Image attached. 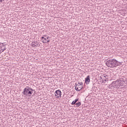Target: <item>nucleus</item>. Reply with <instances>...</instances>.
I'll return each instance as SVG.
<instances>
[{"label": "nucleus", "instance_id": "nucleus-11", "mask_svg": "<svg viewBox=\"0 0 127 127\" xmlns=\"http://www.w3.org/2000/svg\"><path fill=\"white\" fill-rule=\"evenodd\" d=\"M78 101H79V98L75 99L74 101L72 102L71 105H75L77 103V102H78Z\"/></svg>", "mask_w": 127, "mask_h": 127}, {"label": "nucleus", "instance_id": "nucleus-5", "mask_svg": "<svg viewBox=\"0 0 127 127\" xmlns=\"http://www.w3.org/2000/svg\"><path fill=\"white\" fill-rule=\"evenodd\" d=\"M100 80H102L103 82H107L109 81V76L106 74H103L100 77Z\"/></svg>", "mask_w": 127, "mask_h": 127}, {"label": "nucleus", "instance_id": "nucleus-1", "mask_svg": "<svg viewBox=\"0 0 127 127\" xmlns=\"http://www.w3.org/2000/svg\"><path fill=\"white\" fill-rule=\"evenodd\" d=\"M106 65L110 68H116L118 66H121L122 63L118 61L115 59H109L106 61Z\"/></svg>", "mask_w": 127, "mask_h": 127}, {"label": "nucleus", "instance_id": "nucleus-9", "mask_svg": "<svg viewBox=\"0 0 127 127\" xmlns=\"http://www.w3.org/2000/svg\"><path fill=\"white\" fill-rule=\"evenodd\" d=\"M85 83L86 85H89L90 84V76L88 75L85 78Z\"/></svg>", "mask_w": 127, "mask_h": 127}, {"label": "nucleus", "instance_id": "nucleus-16", "mask_svg": "<svg viewBox=\"0 0 127 127\" xmlns=\"http://www.w3.org/2000/svg\"><path fill=\"white\" fill-rule=\"evenodd\" d=\"M2 1H4V0H0V2H2Z\"/></svg>", "mask_w": 127, "mask_h": 127}, {"label": "nucleus", "instance_id": "nucleus-8", "mask_svg": "<svg viewBox=\"0 0 127 127\" xmlns=\"http://www.w3.org/2000/svg\"><path fill=\"white\" fill-rule=\"evenodd\" d=\"M117 80L119 81V83L120 82L126 83L127 78L125 77L124 76H122V77H120L119 79H117Z\"/></svg>", "mask_w": 127, "mask_h": 127}, {"label": "nucleus", "instance_id": "nucleus-4", "mask_svg": "<svg viewBox=\"0 0 127 127\" xmlns=\"http://www.w3.org/2000/svg\"><path fill=\"white\" fill-rule=\"evenodd\" d=\"M41 40L43 43L49 44V42H50V37L46 35H43L41 38Z\"/></svg>", "mask_w": 127, "mask_h": 127}, {"label": "nucleus", "instance_id": "nucleus-15", "mask_svg": "<svg viewBox=\"0 0 127 127\" xmlns=\"http://www.w3.org/2000/svg\"><path fill=\"white\" fill-rule=\"evenodd\" d=\"M78 84L83 86V82H81V83L78 82Z\"/></svg>", "mask_w": 127, "mask_h": 127}, {"label": "nucleus", "instance_id": "nucleus-2", "mask_svg": "<svg viewBox=\"0 0 127 127\" xmlns=\"http://www.w3.org/2000/svg\"><path fill=\"white\" fill-rule=\"evenodd\" d=\"M33 92L35 93V90L32 89V88L29 87V86H26L22 93L23 94L24 96H29V95H32Z\"/></svg>", "mask_w": 127, "mask_h": 127}, {"label": "nucleus", "instance_id": "nucleus-10", "mask_svg": "<svg viewBox=\"0 0 127 127\" xmlns=\"http://www.w3.org/2000/svg\"><path fill=\"white\" fill-rule=\"evenodd\" d=\"M34 44L32 45V47H40V44H37V41L34 42Z\"/></svg>", "mask_w": 127, "mask_h": 127}, {"label": "nucleus", "instance_id": "nucleus-19", "mask_svg": "<svg viewBox=\"0 0 127 127\" xmlns=\"http://www.w3.org/2000/svg\"><path fill=\"white\" fill-rule=\"evenodd\" d=\"M1 45V43H0V47Z\"/></svg>", "mask_w": 127, "mask_h": 127}, {"label": "nucleus", "instance_id": "nucleus-6", "mask_svg": "<svg viewBox=\"0 0 127 127\" xmlns=\"http://www.w3.org/2000/svg\"><path fill=\"white\" fill-rule=\"evenodd\" d=\"M62 95V92H61V90H57L55 92V96L57 97L58 99L59 98H61V95Z\"/></svg>", "mask_w": 127, "mask_h": 127}, {"label": "nucleus", "instance_id": "nucleus-12", "mask_svg": "<svg viewBox=\"0 0 127 127\" xmlns=\"http://www.w3.org/2000/svg\"><path fill=\"white\" fill-rule=\"evenodd\" d=\"M80 106H81V102H78L76 103V104L74 106V107L75 108H78V107H80Z\"/></svg>", "mask_w": 127, "mask_h": 127}, {"label": "nucleus", "instance_id": "nucleus-17", "mask_svg": "<svg viewBox=\"0 0 127 127\" xmlns=\"http://www.w3.org/2000/svg\"><path fill=\"white\" fill-rule=\"evenodd\" d=\"M3 50L4 51V50H6V48L4 47Z\"/></svg>", "mask_w": 127, "mask_h": 127}, {"label": "nucleus", "instance_id": "nucleus-7", "mask_svg": "<svg viewBox=\"0 0 127 127\" xmlns=\"http://www.w3.org/2000/svg\"><path fill=\"white\" fill-rule=\"evenodd\" d=\"M75 89L76 91H77V92H79L83 89V86L79 85V84H77V83H75Z\"/></svg>", "mask_w": 127, "mask_h": 127}, {"label": "nucleus", "instance_id": "nucleus-18", "mask_svg": "<svg viewBox=\"0 0 127 127\" xmlns=\"http://www.w3.org/2000/svg\"><path fill=\"white\" fill-rule=\"evenodd\" d=\"M2 47H3V46H4V45H3V43H2Z\"/></svg>", "mask_w": 127, "mask_h": 127}, {"label": "nucleus", "instance_id": "nucleus-13", "mask_svg": "<svg viewBox=\"0 0 127 127\" xmlns=\"http://www.w3.org/2000/svg\"><path fill=\"white\" fill-rule=\"evenodd\" d=\"M119 85H120V87H121V86H124V82H122V81H120Z\"/></svg>", "mask_w": 127, "mask_h": 127}, {"label": "nucleus", "instance_id": "nucleus-3", "mask_svg": "<svg viewBox=\"0 0 127 127\" xmlns=\"http://www.w3.org/2000/svg\"><path fill=\"white\" fill-rule=\"evenodd\" d=\"M109 87L111 89L114 88L115 89H119L120 88V81L118 80L113 81L112 83L109 85Z\"/></svg>", "mask_w": 127, "mask_h": 127}, {"label": "nucleus", "instance_id": "nucleus-14", "mask_svg": "<svg viewBox=\"0 0 127 127\" xmlns=\"http://www.w3.org/2000/svg\"><path fill=\"white\" fill-rule=\"evenodd\" d=\"M3 51H4L3 50V49H1V50H0V53H2V52H3Z\"/></svg>", "mask_w": 127, "mask_h": 127}]
</instances>
